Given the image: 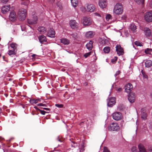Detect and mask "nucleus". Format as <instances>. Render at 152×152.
<instances>
[{
  "instance_id": "f257e3e1",
  "label": "nucleus",
  "mask_w": 152,
  "mask_h": 152,
  "mask_svg": "<svg viewBox=\"0 0 152 152\" xmlns=\"http://www.w3.org/2000/svg\"><path fill=\"white\" fill-rule=\"evenodd\" d=\"M123 11V8L122 4L117 3L115 6L113 12L114 13L117 15L121 14Z\"/></svg>"
},
{
  "instance_id": "f03ea898",
  "label": "nucleus",
  "mask_w": 152,
  "mask_h": 152,
  "mask_svg": "<svg viewBox=\"0 0 152 152\" xmlns=\"http://www.w3.org/2000/svg\"><path fill=\"white\" fill-rule=\"evenodd\" d=\"M92 22L91 18L88 17H84L81 20L82 24L85 26H90L92 24Z\"/></svg>"
},
{
  "instance_id": "7ed1b4c3",
  "label": "nucleus",
  "mask_w": 152,
  "mask_h": 152,
  "mask_svg": "<svg viewBox=\"0 0 152 152\" xmlns=\"http://www.w3.org/2000/svg\"><path fill=\"white\" fill-rule=\"evenodd\" d=\"M119 129L118 125L116 123H112L110 124L108 127V129L110 131H118Z\"/></svg>"
},
{
  "instance_id": "20e7f679",
  "label": "nucleus",
  "mask_w": 152,
  "mask_h": 152,
  "mask_svg": "<svg viewBox=\"0 0 152 152\" xmlns=\"http://www.w3.org/2000/svg\"><path fill=\"white\" fill-rule=\"evenodd\" d=\"M26 11L25 9H21L19 10L18 14L21 20H23L26 19Z\"/></svg>"
},
{
  "instance_id": "39448f33",
  "label": "nucleus",
  "mask_w": 152,
  "mask_h": 152,
  "mask_svg": "<svg viewBox=\"0 0 152 152\" xmlns=\"http://www.w3.org/2000/svg\"><path fill=\"white\" fill-rule=\"evenodd\" d=\"M144 18L147 22H152V11L146 12L145 14Z\"/></svg>"
},
{
  "instance_id": "423d86ee",
  "label": "nucleus",
  "mask_w": 152,
  "mask_h": 152,
  "mask_svg": "<svg viewBox=\"0 0 152 152\" xmlns=\"http://www.w3.org/2000/svg\"><path fill=\"white\" fill-rule=\"evenodd\" d=\"M112 117L116 121L121 120L122 118L121 113L119 112H115L113 113Z\"/></svg>"
},
{
  "instance_id": "0eeeda50",
  "label": "nucleus",
  "mask_w": 152,
  "mask_h": 152,
  "mask_svg": "<svg viewBox=\"0 0 152 152\" xmlns=\"http://www.w3.org/2000/svg\"><path fill=\"white\" fill-rule=\"evenodd\" d=\"M115 100L116 98L114 97L109 98L107 102L108 106L110 107H113L115 104Z\"/></svg>"
},
{
  "instance_id": "6e6552de",
  "label": "nucleus",
  "mask_w": 152,
  "mask_h": 152,
  "mask_svg": "<svg viewBox=\"0 0 152 152\" xmlns=\"http://www.w3.org/2000/svg\"><path fill=\"white\" fill-rule=\"evenodd\" d=\"M37 17L36 15H34L32 19H28L27 22L29 24L33 25L37 23Z\"/></svg>"
},
{
  "instance_id": "1a4fd4ad",
  "label": "nucleus",
  "mask_w": 152,
  "mask_h": 152,
  "mask_svg": "<svg viewBox=\"0 0 152 152\" xmlns=\"http://www.w3.org/2000/svg\"><path fill=\"white\" fill-rule=\"evenodd\" d=\"M116 51L117 52L118 54L120 56L122 55L124 53V52L123 48L119 45H117L115 47Z\"/></svg>"
},
{
  "instance_id": "9d476101",
  "label": "nucleus",
  "mask_w": 152,
  "mask_h": 152,
  "mask_svg": "<svg viewBox=\"0 0 152 152\" xmlns=\"http://www.w3.org/2000/svg\"><path fill=\"white\" fill-rule=\"evenodd\" d=\"M133 88L132 85L130 83H128L125 86V91L129 93L132 90Z\"/></svg>"
},
{
  "instance_id": "9b49d317",
  "label": "nucleus",
  "mask_w": 152,
  "mask_h": 152,
  "mask_svg": "<svg viewBox=\"0 0 152 152\" xmlns=\"http://www.w3.org/2000/svg\"><path fill=\"white\" fill-rule=\"evenodd\" d=\"M136 96L134 93H130L128 96V99L129 102L131 103L134 102Z\"/></svg>"
},
{
  "instance_id": "f8f14e48",
  "label": "nucleus",
  "mask_w": 152,
  "mask_h": 152,
  "mask_svg": "<svg viewBox=\"0 0 152 152\" xmlns=\"http://www.w3.org/2000/svg\"><path fill=\"white\" fill-rule=\"evenodd\" d=\"M69 24L72 29H76L77 28L78 24L75 20H71L69 22Z\"/></svg>"
},
{
  "instance_id": "ddd939ff",
  "label": "nucleus",
  "mask_w": 152,
  "mask_h": 152,
  "mask_svg": "<svg viewBox=\"0 0 152 152\" xmlns=\"http://www.w3.org/2000/svg\"><path fill=\"white\" fill-rule=\"evenodd\" d=\"M16 18L17 15L15 12L14 11L11 12L9 16V19L11 21H14L16 20Z\"/></svg>"
},
{
  "instance_id": "4468645a",
  "label": "nucleus",
  "mask_w": 152,
  "mask_h": 152,
  "mask_svg": "<svg viewBox=\"0 0 152 152\" xmlns=\"http://www.w3.org/2000/svg\"><path fill=\"white\" fill-rule=\"evenodd\" d=\"M86 8V10L90 12H94L95 9L94 6L92 4H87Z\"/></svg>"
},
{
  "instance_id": "2eb2a0df",
  "label": "nucleus",
  "mask_w": 152,
  "mask_h": 152,
  "mask_svg": "<svg viewBox=\"0 0 152 152\" xmlns=\"http://www.w3.org/2000/svg\"><path fill=\"white\" fill-rule=\"evenodd\" d=\"M47 35L49 37H55V32L54 29L53 28H51L50 29L47 33Z\"/></svg>"
},
{
  "instance_id": "dca6fc26",
  "label": "nucleus",
  "mask_w": 152,
  "mask_h": 152,
  "mask_svg": "<svg viewBox=\"0 0 152 152\" xmlns=\"http://www.w3.org/2000/svg\"><path fill=\"white\" fill-rule=\"evenodd\" d=\"M99 6L102 8L106 7L107 3L105 0H100L99 2Z\"/></svg>"
},
{
  "instance_id": "f3484780",
  "label": "nucleus",
  "mask_w": 152,
  "mask_h": 152,
  "mask_svg": "<svg viewBox=\"0 0 152 152\" xmlns=\"http://www.w3.org/2000/svg\"><path fill=\"white\" fill-rule=\"evenodd\" d=\"M73 150L74 151L73 152H83L84 149L83 146L79 145L75 148L73 149Z\"/></svg>"
},
{
  "instance_id": "a211bd4d",
  "label": "nucleus",
  "mask_w": 152,
  "mask_h": 152,
  "mask_svg": "<svg viewBox=\"0 0 152 152\" xmlns=\"http://www.w3.org/2000/svg\"><path fill=\"white\" fill-rule=\"evenodd\" d=\"M93 42L92 41H90L86 45L87 48L89 50H91L93 48Z\"/></svg>"
},
{
  "instance_id": "6ab92c4d",
  "label": "nucleus",
  "mask_w": 152,
  "mask_h": 152,
  "mask_svg": "<svg viewBox=\"0 0 152 152\" xmlns=\"http://www.w3.org/2000/svg\"><path fill=\"white\" fill-rule=\"evenodd\" d=\"M10 9V6H3L1 9L2 12L3 13H5L8 12Z\"/></svg>"
},
{
  "instance_id": "aec40b11",
  "label": "nucleus",
  "mask_w": 152,
  "mask_h": 152,
  "mask_svg": "<svg viewBox=\"0 0 152 152\" xmlns=\"http://www.w3.org/2000/svg\"><path fill=\"white\" fill-rule=\"evenodd\" d=\"M94 32L92 31L87 32L86 34V36L88 38H91L94 35Z\"/></svg>"
},
{
  "instance_id": "412c9836",
  "label": "nucleus",
  "mask_w": 152,
  "mask_h": 152,
  "mask_svg": "<svg viewBox=\"0 0 152 152\" xmlns=\"http://www.w3.org/2000/svg\"><path fill=\"white\" fill-rule=\"evenodd\" d=\"M138 148L139 150V152H147L143 145L141 144H139L138 145Z\"/></svg>"
},
{
  "instance_id": "4be33fe9",
  "label": "nucleus",
  "mask_w": 152,
  "mask_h": 152,
  "mask_svg": "<svg viewBox=\"0 0 152 152\" xmlns=\"http://www.w3.org/2000/svg\"><path fill=\"white\" fill-rule=\"evenodd\" d=\"M145 34L146 36L149 37L151 34V31L150 29L148 28H145L144 29Z\"/></svg>"
},
{
  "instance_id": "5701e85b",
  "label": "nucleus",
  "mask_w": 152,
  "mask_h": 152,
  "mask_svg": "<svg viewBox=\"0 0 152 152\" xmlns=\"http://www.w3.org/2000/svg\"><path fill=\"white\" fill-rule=\"evenodd\" d=\"M145 67L149 68L152 66V61L150 60H147L145 63Z\"/></svg>"
},
{
  "instance_id": "b1692460",
  "label": "nucleus",
  "mask_w": 152,
  "mask_h": 152,
  "mask_svg": "<svg viewBox=\"0 0 152 152\" xmlns=\"http://www.w3.org/2000/svg\"><path fill=\"white\" fill-rule=\"evenodd\" d=\"M38 30L42 34H44L46 32V29L45 27L43 26L39 27L38 28Z\"/></svg>"
},
{
  "instance_id": "393cba45",
  "label": "nucleus",
  "mask_w": 152,
  "mask_h": 152,
  "mask_svg": "<svg viewBox=\"0 0 152 152\" xmlns=\"http://www.w3.org/2000/svg\"><path fill=\"white\" fill-rule=\"evenodd\" d=\"M38 39L40 42L41 43H42L44 42H45L46 41V37L43 35L40 36L39 37Z\"/></svg>"
},
{
  "instance_id": "a878e982",
  "label": "nucleus",
  "mask_w": 152,
  "mask_h": 152,
  "mask_svg": "<svg viewBox=\"0 0 152 152\" xmlns=\"http://www.w3.org/2000/svg\"><path fill=\"white\" fill-rule=\"evenodd\" d=\"M60 41L64 45H68L69 43V40L65 38L62 39Z\"/></svg>"
},
{
  "instance_id": "bb28decb",
  "label": "nucleus",
  "mask_w": 152,
  "mask_h": 152,
  "mask_svg": "<svg viewBox=\"0 0 152 152\" xmlns=\"http://www.w3.org/2000/svg\"><path fill=\"white\" fill-rule=\"evenodd\" d=\"M17 45L15 43H12L10 44V46L12 48L13 50L17 51Z\"/></svg>"
},
{
  "instance_id": "cd10ccee",
  "label": "nucleus",
  "mask_w": 152,
  "mask_h": 152,
  "mask_svg": "<svg viewBox=\"0 0 152 152\" xmlns=\"http://www.w3.org/2000/svg\"><path fill=\"white\" fill-rule=\"evenodd\" d=\"M71 1L73 7H75L77 5L78 2L77 0H71Z\"/></svg>"
},
{
  "instance_id": "c85d7f7f",
  "label": "nucleus",
  "mask_w": 152,
  "mask_h": 152,
  "mask_svg": "<svg viewBox=\"0 0 152 152\" xmlns=\"http://www.w3.org/2000/svg\"><path fill=\"white\" fill-rule=\"evenodd\" d=\"M110 48L109 47H106L103 49V51L105 53H109L110 51Z\"/></svg>"
},
{
  "instance_id": "c756f323",
  "label": "nucleus",
  "mask_w": 152,
  "mask_h": 152,
  "mask_svg": "<svg viewBox=\"0 0 152 152\" xmlns=\"http://www.w3.org/2000/svg\"><path fill=\"white\" fill-rule=\"evenodd\" d=\"M16 51L14 50H9L8 52V55L11 56L12 55H15L16 54Z\"/></svg>"
},
{
  "instance_id": "7c9ffc66",
  "label": "nucleus",
  "mask_w": 152,
  "mask_h": 152,
  "mask_svg": "<svg viewBox=\"0 0 152 152\" xmlns=\"http://www.w3.org/2000/svg\"><path fill=\"white\" fill-rule=\"evenodd\" d=\"M130 28L131 30L133 32H135L136 31V26L134 24H132L130 25Z\"/></svg>"
},
{
  "instance_id": "2f4dec72",
  "label": "nucleus",
  "mask_w": 152,
  "mask_h": 152,
  "mask_svg": "<svg viewBox=\"0 0 152 152\" xmlns=\"http://www.w3.org/2000/svg\"><path fill=\"white\" fill-rule=\"evenodd\" d=\"M71 145L72 147L74 148H75L76 147L79 145V144L73 141H72L71 142Z\"/></svg>"
},
{
  "instance_id": "473e14b6",
  "label": "nucleus",
  "mask_w": 152,
  "mask_h": 152,
  "mask_svg": "<svg viewBox=\"0 0 152 152\" xmlns=\"http://www.w3.org/2000/svg\"><path fill=\"white\" fill-rule=\"evenodd\" d=\"M147 117V115L146 113H142L141 118L143 119L144 120H145L146 118Z\"/></svg>"
},
{
  "instance_id": "72a5a7b5",
  "label": "nucleus",
  "mask_w": 152,
  "mask_h": 152,
  "mask_svg": "<svg viewBox=\"0 0 152 152\" xmlns=\"http://www.w3.org/2000/svg\"><path fill=\"white\" fill-rule=\"evenodd\" d=\"M141 73L143 77L146 79H147L148 78V76L147 75L145 74V72L143 71V70H141Z\"/></svg>"
},
{
  "instance_id": "f704fd0d",
  "label": "nucleus",
  "mask_w": 152,
  "mask_h": 152,
  "mask_svg": "<svg viewBox=\"0 0 152 152\" xmlns=\"http://www.w3.org/2000/svg\"><path fill=\"white\" fill-rule=\"evenodd\" d=\"M71 35L72 36L73 38L74 39H77L78 38L77 34L76 33H73L71 34Z\"/></svg>"
},
{
  "instance_id": "c9c22d12",
  "label": "nucleus",
  "mask_w": 152,
  "mask_h": 152,
  "mask_svg": "<svg viewBox=\"0 0 152 152\" xmlns=\"http://www.w3.org/2000/svg\"><path fill=\"white\" fill-rule=\"evenodd\" d=\"M92 53V52L91 51H90L88 53H86L83 56L86 58H87Z\"/></svg>"
},
{
  "instance_id": "e433bc0d",
  "label": "nucleus",
  "mask_w": 152,
  "mask_h": 152,
  "mask_svg": "<svg viewBox=\"0 0 152 152\" xmlns=\"http://www.w3.org/2000/svg\"><path fill=\"white\" fill-rule=\"evenodd\" d=\"M134 1L138 4H143L144 1V0H134Z\"/></svg>"
},
{
  "instance_id": "4c0bfd02",
  "label": "nucleus",
  "mask_w": 152,
  "mask_h": 152,
  "mask_svg": "<svg viewBox=\"0 0 152 152\" xmlns=\"http://www.w3.org/2000/svg\"><path fill=\"white\" fill-rule=\"evenodd\" d=\"M152 50L151 49L147 48L145 50V52L146 54H150L151 52L152 51Z\"/></svg>"
},
{
  "instance_id": "58836bf2",
  "label": "nucleus",
  "mask_w": 152,
  "mask_h": 152,
  "mask_svg": "<svg viewBox=\"0 0 152 152\" xmlns=\"http://www.w3.org/2000/svg\"><path fill=\"white\" fill-rule=\"evenodd\" d=\"M135 44L137 46H143L142 43L138 41H136L134 42Z\"/></svg>"
},
{
  "instance_id": "ea45409f",
  "label": "nucleus",
  "mask_w": 152,
  "mask_h": 152,
  "mask_svg": "<svg viewBox=\"0 0 152 152\" xmlns=\"http://www.w3.org/2000/svg\"><path fill=\"white\" fill-rule=\"evenodd\" d=\"M111 16L110 15H106V20L107 21H109L110 19H111Z\"/></svg>"
},
{
  "instance_id": "a19ab883",
  "label": "nucleus",
  "mask_w": 152,
  "mask_h": 152,
  "mask_svg": "<svg viewBox=\"0 0 152 152\" xmlns=\"http://www.w3.org/2000/svg\"><path fill=\"white\" fill-rule=\"evenodd\" d=\"M103 152H110L106 147H104L103 149Z\"/></svg>"
},
{
  "instance_id": "79ce46f5",
  "label": "nucleus",
  "mask_w": 152,
  "mask_h": 152,
  "mask_svg": "<svg viewBox=\"0 0 152 152\" xmlns=\"http://www.w3.org/2000/svg\"><path fill=\"white\" fill-rule=\"evenodd\" d=\"M94 14L95 16L97 17H101V16L97 12H95L94 13Z\"/></svg>"
},
{
  "instance_id": "37998d69",
  "label": "nucleus",
  "mask_w": 152,
  "mask_h": 152,
  "mask_svg": "<svg viewBox=\"0 0 152 152\" xmlns=\"http://www.w3.org/2000/svg\"><path fill=\"white\" fill-rule=\"evenodd\" d=\"M30 102L32 104H36L37 103V102H36V100L32 99L31 100H30Z\"/></svg>"
},
{
  "instance_id": "c03bdc74",
  "label": "nucleus",
  "mask_w": 152,
  "mask_h": 152,
  "mask_svg": "<svg viewBox=\"0 0 152 152\" xmlns=\"http://www.w3.org/2000/svg\"><path fill=\"white\" fill-rule=\"evenodd\" d=\"M55 106L56 107H58L59 108L62 107L63 106V105L62 104H55Z\"/></svg>"
},
{
  "instance_id": "a18cd8bd",
  "label": "nucleus",
  "mask_w": 152,
  "mask_h": 152,
  "mask_svg": "<svg viewBox=\"0 0 152 152\" xmlns=\"http://www.w3.org/2000/svg\"><path fill=\"white\" fill-rule=\"evenodd\" d=\"M137 150L136 148L135 147H133L131 149L132 151L133 152H135Z\"/></svg>"
},
{
  "instance_id": "49530a36",
  "label": "nucleus",
  "mask_w": 152,
  "mask_h": 152,
  "mask_svg": "<svg viewBox=\"0 0 152 152\" xmlns=\"http://www.w3.org/2000/svg\"><path fill=\"white\" fill-rule=\"evenodd\" d=\"M126 18V16L125 15H123L121 17L122 19L124 20H125Z\"/></svg>"
},
{
  "instance_id": "de8ad7c7",
  "label": "nucleus",
  "mask_w": 152,
  "mask_h": 152,
  "mask_svg": "<svg viewBox=\"0 0 152 152\" xmlns=\"http://www.w3.org/2000/svg\"><path fill=\"white\" fill-rule=\"evenodd\" d=\"M1 2L3 3H6L9 0H1Z\"/></svg>"
},
{
  "instance_id": "09e8293b",
  "label": "nucleus",
  "mask_w": 152,
  "mask_h": 152,
  "mask_svg": "<svg viewBox=\"0 0 152 152\" xmlns=\"http://www.w3.org/2000/svg\"><path fill=\"white\" fill-rule=\"evenodd\" d=\"M120 70H118V71H117V72H116L115 74V76H117V75H119L120 74Z\"/></svg>"
},
{
  "instance_id": "8fccbe9b",
  "label": "nucleus",
  "mask_w": 152,
  "mask_h": 152,
  "mask_svg": "<svg viewBox=\"0 0 152 152\" xmlns=\"http://www.w3.org/2000/svg\"><path fill=\"white\" fill-rule=\"evenodd\" d=\"M40 113L43 115H44L46 112L44 110H40Z\"/></svg>"
},
{
  "instance_id": "3c124183",
  "label": "nucleus",
  "mask_w": 152,
  "mask_h": 152,
  "mask_svg": "<svg viewBox=\"0 0 152 152\" xmlns=\"http://www.w3.org/2000/svg\"><path fill=\"white\" fill-rule=\"evenodd\" d=\"M150 7L152 8V0L151 1L149 4Z\"/></svg>"
},
{
  "instance_id": "603ef678",
  "label": "nucleus",
  "mask_w": 152,
  "mask_h": 152,
  "mask_svg": "<svg viewBox=\"0 0 152 152\" xmlns=\"http://www.w3.org/2000/svg\"><path fill=\"white\" fill-rule=\"evenodd\" d=\"M122 89L120 88H118L117 90H116L117 91H119V92H120V91H122Z\"/></svg>"
},
{
  "instance_id": "864d4df0",
  "label": "nucleus",
  "mask_w": 152,
  "mask_h": 152,
  "mask_svg": "<svg viewBox=\"0 0 152 152\" xmlns=\"http://www.w3.org/2000/svg\"><path fill=\"white\" fill-rule=\"evenodd\" d=\"M36 102H37V103L39 102H40L41 100L40 99H36Z\"/></svg>"
},
{
  "instance_id": "5fc2aeb1",
  "label": "nucleus",
  "mask_w": 152,
  "mask_h": 152,
  "mask_svg": "<svg viewBox=\"0 0 152 152\" xmlns=\"http://www.w3.org/2000/svg\"><path fill=\"white\" fill-rule=\"evenodd\" d=\"M44 110H49V109L48 108H43Z\"/></svg>"
},
{
  "instance_id": "6e6d98bb",
  "label": "nucleus",
  "mask_w": 152,
  "mask_h": 152,
  "mask_svg": "<svg viewBox=\"0 0 152 152\" xmlns=\"http://www.w3.org/2000/svg\"><path fill=\"white\" fill-rule=\"evenodd\" d=\"M38 106H42V103H39L37 104Z\"/></svg>"
},
{
  "instance_id": "4d7b16f0",
  "label": "nucleus",
  "mask_w": 152,
  "mask_h": 152,
  "mask_svg": "<svg viewBox=\"0 0 152 152\" xmlns=\"http://www.w3.org/2000/svg\"><path fill=\"white\" fill-rule=\"evenodd\" d=\"M57 140L59 141L60 142H62V141L60 139H59V137H58L57 138Z\"/></svg>"
},
{
  "instance_id": "13d9d810",
  "label": "nucleus",
  "mask_w": 152,
  "mask_h": 152,
  "mask_svg": "<svg viewBox=\"0 0 152 152\" xmlns=\"http://www.w3.org/2000/svg\"><path fill=\"white\" fill-rule=\"evenodd\" d=\"M114 59L115 61H116L117 60V57L116 56L115 57Z\"/></svg>"
},
{
  "instance_id": "bf43d9fd",
  "label": "nucleus",
  "mask_w": 152,
  "mask_h": 152,
  "mask_svg": "<svg viewBox=\"0 0 152 152\" xmlns=\"http://www.w3.org/2000/svg\"><path fill=\"white\" fill-rule=\"evenodd\" d=\"M17 31V30L16 29H13V31L14 32H16Z\"/></svg>"
},
{
  "instance_id": "052dcab7",
  "label": "nucleus",
  "mask_w": 152,
  "mask_h": 152,
  "mask_svg": "<svg viewBox=\"0 0 152 152\" xmlns=\"http://www.w3.org/2000/svg\"><path fill=\"white\" fill-rule=\"evenodd\" d=\"M54 1H55V0H51L50 1H51V2L53 3V2H54Z\"/></svg>"
},
{
  "instance_id": "680f3d73",
  "label": "nucleus",
  "mask_w": 152,
  "mask_h": 152,
  "mask_svg": "<svg viewBox=\"0 0 152 152\" xmlns=\"http://www.w3.org/2000/svg\"><path fill=\"white\" fill-rule=\"evenodd\" d=\"M36 56V55L35 54H33L32 55V56L33 57H34L35 56Z\"/></svg>"
},
{
  "instance_id": "e2e57ef3",
  "label": "nucleus",
  "mask_w": 152,
  "mask_h": 152,
  "mask_svg": "<svg viewBox=\"0 0 152 152\" xmlns=\"http://www.w3.org/2000/svg\"><path fill=\"white\" fill-rule=\"evenodd\" d=\"M42 106H46V104H42Z\"/></svg>"
},
{
  "instance_id": "0e129e2a",
  "label": "nucleus",
  "mask_w": 152,
  "mask_h": 152,
  "mask_svg": "<svg viewBox=\"0 0 152 152\" xmlns=\"http://www.w3.org/2000/svg\"><path fill=\"white\" fill-rule=\"evenodd\" d=\"M28 3V2L26 3V4H23L25 5H27Z\"/></svg>"
},
{
  "instance_id": "69168bd1",
  "label": "nucleus",
  "mask_w": 152,
  "mask_h": 152,
  "mask_svg": "<svg viewBox=\"0 0 152 152\" xmlns=\"http://www.w3.org/2000/svg\"><path fill=\"white\" fill-rule=\"evenodd\" d=\"M149 151H150V152H152V149H151L149 150Z\"/></svg>"
},
{
  "instance_id": "338daca9",
  "label": "nucleus",
  "mask_w": 152,
  "mask_h": 152,
  "mask_svg": "<svg viewBox=\"0 0 152 152\" xmlns=\"http://www.w3.org/2000/svg\"><path fill=\"white\" fill-rule=\"evenodd\" d=\"M1 109L0 108V114L1 113Z\"/></svg>"
},
{
  "instance_id": "774afa93",
  "label": "nucleus",
  "mask_w": 152,
  "mask_h": 152,
  "mask_svg": "<svg viewBox=\"0 0 152 152\" xmlns=\"http://www.w3.org/2000/svg\"><path fill=\"white\" fill-rule=\"evenodd\" d=\"M151 97H152V92L151 94Z\"/></svg>"
}]
</instances>
